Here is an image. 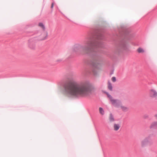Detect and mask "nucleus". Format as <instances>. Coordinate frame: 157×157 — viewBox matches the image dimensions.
Returning a JSON list of instances; mask_svg holds the SVG:
<instances>
[{
	"instance_id": "obj_15",
	"label": "nucleus",
	"mask_w": 157,
	"mask_h": 157,
	"mask_svg": "<svg viewBox=\"0 0 157 157\" xmlns=\"http://www.w3.org/2000/svg\"><path fill=\"white\" fill-rule=\"evenodd\" d=\"M94 67L97 68V69H100L101 67V65L100 64H95L94 66Z\"/></svg>"
},
{
	"instance_id": "obj_2",
	"label": "nucleus",
	"mask_w": 157,
	"mask_h": 157,
	"mask_svg": "<svg viewBox=\"0 0 157 157\" xmlns=\"http://www.w3.org/2000/svg\"><path fill=\"white\" fill-rule=\"evenodd\" d=\"M94 46H95V44L94 42H90L85 46L82 47L80 51L83 54L88 53L91 51Z\"/></svg>"
},
{
	"instance_id": "obj_9",
	"label": "nucleus",
	"mask_w": 157,
	"mask_h": 157,
	"mask_svg": "<svg viewBox=\"0 0 157 157\" xmlns=\"http://www.w3.org/2000/svg\"><path fill=\"white\" fill-rule=\"evenodd\" d=\"M120 47L123 49H125L127 47V44L126 43H123L121 44Z\"/></svg>"
},
{
	"instance_id": "obj_8",
	"label": "nucleus",
	"mask_w": 157,
	"mask_h": 157,
	"mask_svg": "<svg viewBox=\"0 0 157 157\" xmlns=\"http://www.w3.org/2000/svg\"><path fill=\"white\" fill-rule=\"evenodd\" d=\"M38 25V27L41 28L43 30H44L45 29L44 25L42 22H40L39 23Z\"/></svg>"
},
{
	"instance_id": "obj_7",
	"label": "nucleus",
	"mask_w": 157,
	"mask_h": 157,
	"mask_svg": "<svg viewBox=\"0 0 157 157\" xmlns=\"http://www.w3.org/2000/svg\"><path fill=\"white\" fill-rule=\"evenodd\" d=\"M119 108H120L124 112L127 111L128 109L127 107L121 105V104Z\"/></svg>"
},
{
	"instance_id": "obj_1",
	"label": "nucleus",
	"mask_w": 157,
	"mask_h": 157,
	"mask_svg": "<svg viewBox=\"0 0 157 157\" xmlns=\"http://www.w3.org/2000/svg\"><path fill=\"white\" fill-rule=\"evenodd\" d=\"M91 84L88 82L78 83L75 81L70 82L66 87L63 94L67 97H88L91 93Z\"/></svg>"
},
{
	"instance_id": "obj_5",
	"label": "nucleus",
	"mask_w": 157,
	"mask_h": 157,
	"mask_svg": "<svg viewBox=\"0 0 157 157\" xmlns=\"http://www.w3.org/2000/svg\"><path fill=\"white\" fill-rule=\"evenodd\" d=\"M154 116L155 119L157 120V113L155 114ZM150 127L151 128H157V121L152 122L150 124Z\"/></svg>"
},
{
	"instance_id": "obj_12",
	"label": "nucleus",
	"mask_w": 157,
	"mask_h": 157,
	"mask_svg": "<svg viewBox=\"0 0 157 157\" xmlns=\"http://www.w3.org/2000/svg\"><path fill=\"white\" fill-rule=\"evenodd\" d=\"M108 89L110 90H112V86L111 83L110 82H108Z\"/></svg>"
},
{
	"instance_id": "obj_10",
	"label": "nucleus",
	"mask_w": 157,
	"mask_h": 157,
	"mask_svg": "<svg viewBox=\"0 0 157 157\" xmlns=\"http://www.w3.org/2000/svg\"><path fill=\"white\" fill-rule=\"evenodd\" d=\"M120 128V125L118 124H115L114 125V129L115 131L118 130Z\"/></svg>"
},
{
	"instance_id": "obj_14",
	"label": "nucleus",
	"mask_w": 157,
	"mask_h": 157,
	"mask_svg": "<svg viewBox=\"0 0 157 157\" xmlns=\"http://www.w3.org/2000/svg\"><path fill=\"white\" fill-rule=\"evenodd\" d=\"M43 35H44V37L42 38L43 40H44L47 38L48 36V33L46 32H44L43 33Z\"/></svg>"
},
{
	"instance_id": "obj_3",
	"label": "nucleus",
	"mask_w": 157,
	"mask_h": 157,
	"mask_svg": "<svg viewBox=\"0 0 157 157\" xmlns=\"http://www.w3.org/2000/svg\"><path fill=\"white\" fill-rule=\"evenodd\" d=\"M107 96L109 98L110 101L112 105L117 108L120 107V104L121 103L120 101L114 99L109 94H108Z\"/></svg>"
},
{
	"instance_id": "obj_18",
	"label": "nucleus",
	"mask_w": 157,
	"mask_h": 157,
	"mask_svg": "<svg viewBox=\"0 0 157 157\" xmlns=\"http://www.w3.org/2000/svg\"><path fill=\"white\" fill-rule=\"evenodd\" d=\"M53 6H54V4H53V3H52L51 6V8H53Z\"/></svg>"
},
{
	"instance_id": "obj_11",
	"label": "nucleus",
	"mask_w": 157,
	"mask_h": 157,
	"mask_svg": "<svg viewBox=\"0 0 157 157\" xmlns=\"http://www.w3.org/2000/svg\"><path fill=\"white\" fill-rule=\"evenodd\" d=\"M137 52L139 53H143L145 52V51L144 50L141 48H139L137 49Z\"/></svg>"
},
{
	"instance_id": "obj_6",
	"label": "nucleus",
	"mask_w": 157,
	"mask_h": 157,
	"mask_svg": "<svg viewBox=\"0 0 157 157\" xmlns=\"http://www.w3.org/2000/svg\"><path fill=\"white\" fill-rule=\"evenodd\" d=\"M149 142L147 138H145L143 140L141 143V146L142 147L145 146Z\"/></svg>"
},
{
	"instance_id": "obj_16",
	"label": "nucleus",
	"mask_w": 157,
	"mask_h": 157,
	"mask_svg": "<svg viewBox=\"0 0 157 157\" xmlns=\"http://www.w3.org/2000/svg\"><path fill=\"white\" fill-rule=\"evenodd\" d=\"M109 120L111 121H113L114 119L113 116H110L109 117Z\"/></svg>"
},
{
	"instance_id": "obj_17",
	"label": "nucleus",
	"mask_w": 157,
	"mask_h": 157,
	"mask_svg": "<svg viewBox=\"0 0 157 157\" xmlns=\"http://www.w3.org/2000/svg\"><path fill=\"white\" fill-rule=\"evenodd\" d=\"M112 80L113 82H115L116 81V78L114 77H113L112 78Z\"/></svg>"
},
{
	"instance_id": "obj_13",
	"label": "nucleus",
	"mask_w": 157,
	"mask_h": 157,
	"mask_svg": "<svg viewBox=\"0 0 157 157\" xmlns=\"http://www.w3.org/2000/svg\"><path fill=\"white\" fill-rule=\"evenodd\" d=\"M99 112L100 114L102 115H103L104 113V111L103 109L101 107H100L99 108Z\"/></svg>"
},
{
	"instance_id": "obj_4",
	"label": "nucleus",
	"mask_w": 157,
	"mask_h": 157,
	"mask_svg": "<svg viewBox=\"0 0 157 157\" xmlns=\"http://www.w3.org/2000/svg\"><path fill=\"white\" fill-rule=\"evenodd\" d=\"M149 96L152 98H157V91L155 89H151L149 90Z\"/></svg>"
}]
</instances>
